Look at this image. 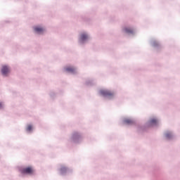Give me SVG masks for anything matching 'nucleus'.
<instances>
[{"instance_id": "0eeeda50", "label": "nucleus", "mask_w": 180, "mask_h": 180, "mask_svg": "<svg viewBox=\"0 0 180 180\" xmlns=\"http://www.w3.org/2000/svg\"><path fill=\"white\" fill-rule=\"evenodd\" d=\"M124 31L125 32V33H127L128 34H131L134 33V31L131 28H124Z\"/></svg>"}, {"instance_id": "39448f33", "label": "nucleus", "mask_w": 180, "mask_h": 180, "mask_svg": "<svg viewBox=\"0 0 180 180\" xmlns=\"http://www.w3.org/2000/svg\"><path fill=\"white\" fill-rule=\"evenodd\" d=\"M65 71H67V72H75V68L72 67H67L65 68Z\"/></svg>"}, {"instance_id": "9b49d317", "label": "nucleus", "mask_w": 180, "mask_h": 180, "mask_svg": "<svg viewBox=\"0 0 180 180\" xmlns=\"http://www.w3.org/2000/svg\"><path fill=\"white\" fill-rule=\"evenodd\" d=\"M172 136V134H171V133L166 134L167 139H171Z\"/></svg>"}, {"instance_id": "9d476101", "label": "nucleus", "mask_w": 180, "mask_h": 180, "mask_svg": "<svg viewBox=\"0 0 180 180\" xmlns=\"http://www.w3.org/2000/svg\"><path fill=\"white\" fill-rule=\"evenodd\" d=\"M32 129H33V127H32V125H28L27 127V131H32Z\"/></svg>"}, {"instance_id": "ddd939ff", "label": "nucleus", "mask_w": 180, "mask_h": 180, "mask_svg": "<svg viewBox=\"0 0 180 180\" xmlns=\"http://www.w3.org/2000/svg\"><path fill=\"white\" fill-rule=\"evenodd\" d=\"M61 171H67V168H65V167H62V168H61Z\"/></svg>"}, {"instance_id": "20e7f679", "label": "nucleus", "mask_w": 180, "mask_h": 180, "mask_svg": "<svg viewBox=\"0 0 180 180\" xmlns=\"http://www.w3.org/2000/svg\"><path fill=\"white\" fill-rule=\"evenodd\" d=\"M34 31L37 32V33H43V32H44V30L40 27H34Z\"/></svg>"}, {"instance_id": "1a4fd4ad", "label": "nucleus", "mask_w": 180, "mask_h": 180, "mask_svg": "<svg viewBox=\"0 0 180 180\" xmlns=\"http://www.w3.org/2000/svg\"><path fill=\"white\" fill-rule=\"evenodd\" d=\"M157 123V120L156 119H152L150 121V124H155Z\"/></svg>"}, {"instance_id": "4468645a", "label": "nucleus", "mask_w": 180, "mask_h": 180, "mask_svg": "<svg viewBox=\"0 0 180 180\" xmlns=\"http://www.w3.org/2000/svg\"><path fill=\"white\" fill-rule=\"evenodd\" d=\"M2 108V103H0V109Z\"/></svg>"}, {"instance_id": "6e6552de", "label": "nucleus", "mask_w": 180, "mask_h": 180, "mask_svg": "<svg viewBox=\"0 0 180 180\" xmlns=\"http://www.w3.org/2000/svg\"><path fill=\"white\" fill-rule=\"evenodd\" d=\"M86 39H88V35H86V34H82L81 35L80 40L82 41H84L86 40Z\"/></svg>"}, {"instance_id": "f03ea898", "label": "nucleus", "mask_w": 180, "mask_h": 180, "mask_svg": "<svg viewBox=\"0 0 180 180\" xmlns=\"http://www.w3.org/2000/svg\"><path fill=\"white\" fill-rule=\"evenodd\" d=\"M100 94L103 96H113V95H115L113 91H110L109 90H101Z\"/></svg>"}, {"instance_id": "7ed1b4c3", "label": "nucleus", "mask_w": 180, "mask_h": 180, "mask_svg": "<svg viewBox=\"0 0 180 180\" xmlns=\"http://www.w3.org/2000/svg\"><path fill=\"white\" fill-rule=\"evenodd\" d=\"M11 72V69H9V67L6 66V65H3L2 68H1V74L3 75H8V74H9Z\"/></svg>"}, {"instance_id": "423d86ee", "label": "nucleus", "mask_w": 180, "mask_h": 180, "mask_svg": "<svg viewBox=\"0 0 180 180\" xmlns=\"http://www.w3.org/2000/svg\"><path fill=\"white\" fill-rule=\"evenodd\" d=\"M124 123H125V124H133V123H134V121L131 119H125L124 120Z\"/></svg>"}, {"instance_id": "f257e3e1", "label": "nucleus", "mask_w": 180, "mask_h": 180, "mask_svg": "<svg viewBox=\"0 0 180 180\" xmlns=\"http://www.w3.org/2000/svg\"><path fill=\"white\" fill-rule=\"evenodd\" d=\"M21 172L22 174H27L28 175H32L34 172V170L32 167H28L22 169Z\"/></svg>"}, {"instance_id": "f8f14e48", "label": "nucleus", "mask_w": 180, "mask_h": 180, "mask_svg": "<svg viewBox=\"0 0 180 180\" xmlns=\"http://www.w3.org/2000/svg\"><path fill=\"white\" fill-rule=\"evenodd\" d=\"M77 136H79V134H78V133H75V134H73V137H74L75 139L77 138Z\"/></svg>"}]
</instances>
